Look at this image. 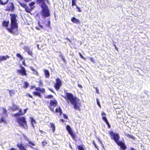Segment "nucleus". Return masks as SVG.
Listing matches in <instances>:
<instances>
[{"mask_svg":"<svg viewBox=\"0 0 150 150\" xmlns=\"http://www.w3.org/2000/svg\"><path fill=\"white\" fill-rule=\"evenodd\" d=\"M10 15L11 17L10 25L9 27H7L6 29L11 33L17 35L18 33V23H17V20L16 19L17 16L13 13H11Z\"/></svg>","mask_w":150,"mask_h":150,"instance_id":"nucleus-1","label":"nucleus"},{"mask_svg":"<svg viewBox=\"0 0 150 150\" xmlns=\"http://www.w3.org/2000/svg\"><path fill=\"white\" fill-rule=\"evenodd\" d=\"M28 108L25 109L24 110V112L23 113L22 112V110L21 109H20L19 110V112L13 115L14 117H18L17 118V120L19 126L25 129H26L27 128V122L25 118L23 117H19V116L23 115L26 112Z\"/></svg>","mask_w":150,"mask_h":150,"instance_id":"nucleus-2","label":"nucleus"},{"mask_svg":"<svg viewBox=\"0 0 150 150\" xmlns=\"http://www.w3.org/2000/svg\"><path fill=\"white\" fill-rule=\"evenodd\" d=\"M64 98L68 103L70 102L71 104L74 105V109L80 111V104L79 103L77 98L74 97L72 94L67 93Z\"/></svg>","mask_w":150,"mask_h":150,"instance_id":"nucleus-3","label":"nucleus"},{"mask_svg":"<svg viewBox=\"0 0 150 150\" xmlns=\"http://www.w3.org/2000/svg\"><path fill=\"white\" fill-rule=\"evenodd\" d=\"M46 1L48 2V0H37V3L42 8L41 12V15L45 17L49 16L50 15L48 7L45 3Z\"/></svg>","mask_w":150,"mask_h":150,"instance_id":"nucleus-4","label":"nucleus"},{"mask_svg":"<svg viewBox=\"0 0 150 150\" xmlns=\"http://www.w3.org/2000/svg\"><path fill=\"white\" fill-rule=\"evenodd\" d=\"M20 69H17L16 70L17 72L18 75L23 76H26L27 74L26 72V70L25 68L21 65H20Z\"/></svg>","mask_w":150,"mask_h":150,"instance_id":"nucleus-5","label":"nucleus"},{"mask_svg":"<svg viewBox=\"0 0 150 150\" xmlns=\"http://www.w3.org/2000/svg\"><path fill=\"white\" fill-rule=\"evenodd\" d=\"M62 85V81L59 78L56 79V83L54 85V87L57 91H58Z\"/></svg>","mask_w":150,"mask_h":150,"instance_id":"nucleus-6","label":"nucleus"},{"mask_svg":"<svg viewBox=\"0 0 150 150\" xmlns=\"http://www.w3.org/2000/svg\"><path fill=\"white\" fill-rule=\"evenodd\" d=\"M50 103V108L53 112H54V109L52 107H55L56 106L57 104V102L55 100H51Z\"/></svg>","mask_w":150,"mask_h":150,"instance_id":"nucleus-7","label":"nucleus"},{"mask_svg":"<svg viewBox=\"0 0 150 150\" xmlns=\"http://www.w3.org/2000/svg\"><path fill=\"white\" fill-rule=\"evenodd\" d=\"M14 8V7L13 3L11 2L8 4L6 7V9L8 11H13Z\"/></svg>","mask_w":150,"mask_h":150,"instance_id":"nucleus-8","label":"nucleus"},{"mask_svg":"<svg viewBox=\"0 0 150 150\" xmlns=\"http://www.w3.org/2000/svg\"><path fill=\"white\" fill-rule=\"evenodd\" d=\"M101 115L103 120L105 122L106 124L108 126V128H110V126L106 118L105 113L104 112H102V113Z\"/></svg>","mask_w":150,"mask_h":150,"instance_id":"nucleus-9","label":"nucleus"},{"mask_svg":"<svg viewBox=\"0 0 150 150\" xmlns=\"http://www.w3.org/2000/svg\"><path fill=\"white\" fill-rule=\"evenodd\" d=\"M66 127L69 134L73 138H74L75 137V135L73 133L71 127L69 125H67Z\"/></svg>","mask_w":150,"mask_h":150,"instance_id":"nucleus-10","label":"nucleus"},{"mask_svg":"<svg viewBox=\"0 0 150 150\" xmlns=\"http://www.w3.org/2000/svg\"><path fill=\"white\" fill-rule=\"evenodd\" d=\"M9 58V56L7 55L6 56H0V62L6 60L7 59Z\"/></svg>","mask_w":150,"mask_h":150,"instance_id":"nucleus-11","label":"nucleus"},{"mask_svg":"<svg viewBox=\"0 0 150 150\" xmlns=\"http://www.w3.org/2000/svg\"><path fill=\"white\" fill-rule=\"evenodd\" d=\"M17 146L21 150H27L25 148L23 144H18L17 145Z\"/></svg>","mask_w":150,"mask_h":150,"instance_id":"nucleus-12","label":"nucleus"},{"mask_svg":"<svg viewBox=\"0 0 150 150\" xmlns=\"http://www.w3.org/2000/svg\"><path fill=\"white\" fill-rule=\"evenodd\" d=\"M71 20L73 22L76 23H80V21L79 20L75 18L74 17H73L71 19Z\"/></svg>","mask_w":150,"mask_h":150,"instance_id":"nucleus-13","label":"nucleus"},{"mask_svg":"<svg viewBox=\"0 0 150 150\" xmlns=\"http://www.w3.org/2000/svg\"><path fill=\"white\" fill-rule=\"evenodd\" d=\"M20 4L21 6L25 9V11L28 12H29V11L28 9V7L26 4L20 3Z\"/></svg>","mask_w":150,"mask_h":150,"instance_id":"nucleus-14","label":"nucleus"},{"mask_svg":"<svg viewBox=\"0 0 150 150\" xmlns=\"http://www.w3.org/2000/svg\"><path fill=\"white\" fill-rule=\"evenodd\" d=\"M43 71L46 77L47 78H49L50 75L49 71L46 69H44Z\"/></svg>","mask_w":150,"mask_h":150,"instance_id":"nucleus-15","label":"nucleus"},{"mask_svg":"<svg viewBox=\"0 0 150 150\" xmlns=\"http://www.w3.org/2000/svg\"><path fill=\"white\" fill-rule=\"evenodd\" d=\"M19 107L13 104L12 107L11 108V109L13 111H15L16 110L19 109Z\"/></svg>","mask_w":150,"mask_h":150,"instance_id":"nucleus-16","label":"nucleus"},{"mask_svg":"<svg viewBox=\"0 0 150 150\" xmlns=\"http://www.w3.org/2000/svg\"><path fill=\"white\" fill-rule=\"evenodd\" d=\"M55 112H59L60 115H61L62 113V112L60 107H59L58 108H56L55 110Z\"/></svg>","mask_w":150,"mask_h":150,"instance_id":"nucleus-17","label":"nucleus"},{"mask_svg":"<svg viewBox=\"0 0 150 150\" xmlns=\"http://www.w3.org/2000/svg\"><path fill=\"white\" fill-rule=\"evenodd\" d=\"M3 123L4 124H6V121L5 120L4 117H1L0 119V124Z\"/></svg>","mask_w":150,"mask_h":150,"instance_id":"nucleus-18","label":"nucleus"},{"mask_svg":"<svg viewBox=\"0 0 150 150\" xmlns=\"http://www.w3.org/2000/svg\"><path fill=\"white\" fill-rule=\"evenodd\" d=\"M36 90L37 91H40L44 93L45 91V89L44 88H41L40 87L36 88Z\"/></svg>","mask_w":150,"mask_h":150,"instance_id":"nucleus-19","label":"nucleus"},{"mask_svg":"<svg viewBox=\"0 0 150 150\" xmlns=\"http://www.w3.org/2000/svg\"><path fill=\"white\" fill-rule=\"evenodd\" d=\"M30 69L33 72V74H35L37 75V76H38V73L33 67H30Z\"/></svg>","mask_w":150,"mask_h":150,"instance_id":"nucleus-20","label":"nucleus"},{"mask_svg":"<svg viewBox=\"0 0 150 150\" xmlns=\"http://www.w3.org/2000/svg\"><path fill=\"white\" fill-rule=\"evenodd\" d=\"M9 23V22L8 21H4L3 22L2 24L3 26L7 27Z\"/></svg>","mask_w":150,"mask_h":150,"instance_id":"nucleus-21","label":"nucleus"},{"mask_svg":"<svg viewBox=\"0 0 150 150\" xmlns=\"http://www.w3.org/2000/svg\"><path fill=\"white\" fill-rule=\"evenodd\" d=\"M35 3L34 2H32L30 3L29 4V6L31 7V10H33L34 7V6H33L35 4Z\"/></svg>","mask_w":150,"mask_h":150,"instance_id":"nucleus-22","label":"nucleus"},{"mask_svg":"<svg viewBox=\"0 0 150 150\" xmlns=\"http://www.w3.org/2000/svg\"><path fill=\"white\" fill-rule=\"evenodd\" d=\"M30 120H31V124H32L33 127L34 128V123H35V121L32 117L30 118Z\"/></svg>","mask_w":150,"mask_h":150,"instance_id":"nucleus-23","label":"nucleus"},{"mask_svg":"<svg viewBox=\"0 0 150 150\" xmlns=\"http://www.w3.org/2000/svg\"><path fill=\"white\" fill-rule=\"evenodd\" d=\"M51 127L52 128V131L53 132H54L55 129V127L53 123H51Z\"/></svg>","mask_w":150,"mask_h":150,"instance_id":"nucleus-24","label":"nucleus"},{"mask_svg":"<svg viewBox=\"0 0 150 150\" xmlns=\"http://www.w3.org/2000/svg\"><path fill=\"white\" fill-rule=\"evenodd\" d=\"M9 93L10 95L11 96H12L14 94L15 92L13 90H9Z\"/></svg>","mask_w":150,"mask_h":150,"instance_id":"nucleus-25","label":"nucleus"},{"mask_svg":"<svg viewBox=\"0 0 150 150\" xmlns=\"http://www.w3.org/2000/svg\"><path fill=\"white\" fill-rule=\"evenodd\" d=\"M34 94L35 95L38 96L40 97L41 96L40 93L39 92H34Z\"/></svg>","mask_w":150,"mask_h":150,"instance_id":"nucleus-26","label":"nucleus"},{"mask_svg":"<svg viewBox=\"0 0 150 150\" xmlns=\"http://www.w3.org/2000/svg\"><path fill=\"white\" fill-rule=\"evenodd\" d=\"M16 56L20 58L21 60H22L23 59V57L19 53H17L16 54Z\"/></svg>","mask_w":150,"mask_h":150,"instance_id":"nucleus-27","label":"nucleus"},{"mask_svg":"<svg viewBox=\"0 0 150 150\" xmlns=\"http://www.w3.org/2000/svg\"><path fill=\"white\" fill-rule=\"evenodd\" d=\"M76 0H72V6H76Z\"/></svg>","mask_w":150,"mask_h":150,"instance_id":"nucleus-28","label":"nucleus"},{"mask_svg":"<svg viewBox=\"0 0 150 150\" xmlns=\"http://www.w3.org/2000/svg\"><path fill=\"white\" fill-rule=\"evenodd\" d=\"M38 25H39V27H36V29H37V30H40V28H43L42 27V26L41 25H40V24H39V22H38Z\"/></svg>","mask_w":150,"mask_h":150,"instance_id":"nucleus-29","label":"nucleus"},{"mask_svg":"<svg viewBox=\"0 0 150 150\" xmlns=\"http://www.w3.org/2000/svg\"><path fill=\"white\" fill-rule=\"evenodd\" d=\"M53 96L51 95H49L45 96V98H47L50 99L53 97Z\"/></svg>","mask_w":150,"mask_h":150,"instance_id":"nucleus-30","label":"nucleus"},{"mask_svg":"<svg viewBox=\"0 0 150 150\" xmlns=\"http://www.w3.org/2000/svg\"><path fill=\"white\" fill-rule=\"evenodd\" d=\"M3 114H4L5 116H7V110L5 108H3Z\"/></svg>","mask_w":150,"mask_h":150,"instance_id":"nucleus-31","label":"nucleus"},{"mask_svg":"<svg viewBox=\"0 0 150 150\" xmlns=\"http://www.w3.org/2000/svg\"><path fill=\"white\" fill-rule=\"evenodd\" d=\"M29 85V84L28 83L26 82H24V87L25 88H27L28 87Z\"/></svg>","mask_w":150,"mask_h":150,"instance_id":"nucleus-32","label":"nucleus"},{"mask_svg":"<svg viewBox=\"0 0 150 150\" xmlns=\"http://www.w3.org/2000/svg\"><path fill=\"white\" fill-rule=\"evenodd\" d=\"M96 101L97 105H98V106L100 108H101V105L98 98H96Z\"/></svg>","mask_w":150,"mask_h":150,"instance_id":"nucleus-33","label":"nucleus"},{"mask_svg":"<svg viewBox=\"0 0 150 150\" xmlns=\"http://www.w3.org/2000/svg\"><path fill=\"white\" fill-rule=\"evenodd\" d=\"M78 149L79 150H84L83 148L81 146H78Z\"/></svg>","mask_w":150,"mask_h":150,"instance_id":"nucleus-34","label":"nucleus"},{"mask_svg":"<svg viewBox=\"0 0 150 150\" xmlns=\"http://www.w3.org/2000/svg\"><path fill=\"white\" fill-rule=\"evenodd\" d=\"M7 2H6L5 3H3V2H2V1H1V0H0V4H1L2 5H4V4H6V3H7Z\"/></svg>","mask_w":150,"mask_h":150,"instance_id":"nucleus-35","label":"nucleus"},{"mask_svg":"<svg viewBox=\"0 0 150 150\" xmlns=\"http://www.w3.org/2000/svg\"><path fill=\"white\" fill-rule=\"evenodd\" d=\"M79 55H80V57H81V58H82L84 60H86V59L80 53H79Z\"/></svg>","mask_w":150,"mask_h":150,"instance_id":"nucleus-36","label":"nucleus"},{"mask_svg":"<svg viewBox=\"0 0 150 150\" xmlns=\"http://www.w3.org/2000/svg\"><path fill=\"white\" fill-rule=\"evenodd\" d=\"M47 144V143L46 141H44L42 142V144L43 146L46 145Z\"/></svg>","mask_w":150,"mask_h":150,"instance_id":"nucleus-37","label":"nucleus"},{"mask_svg":"<svg viewBox=\"0 0 150 150\" xmlns=\"http://www.w3.org/2000/svg\"><path fill=\"white\" fill-rule=\"evenodd\" d=\"M90 60L93 62H94V59L93 58L91 57L90 58Z\"/></svg>","mask_w":150,"mask_h":150,"instance_id":"nucleus-38","label":"nucleus"},{"mask_svg":"<svg viewBox=\"0 0 150 150\" xmlns=\"http://www.w3.org/2000/svg\"><path fill=\"white\" fill-rule=\"evenodd\" d=\"M30 50L29 48V47H27L25 48V51H26L27 52H28Z\"/></svg>","mask_w":150,"mask_h":150,"instance_id":"nucleus-39","label":"nucleus"},{"mask_svg":"<svg viewBox=\"0 0 150 150\" xmlns=\"http://www.w3.org/2000/svg\"><path fill=\"white\" fill-rule=\"evenodd\" d=\"M28 54L31 55H32V51H30V50H29V51L28 52Z\"/></svg>","mask_w":150,"mask_h":150,"instance_id":"nucleus-40","label":"nucleus"},{"mask_svg":"<svg viewBox=\"0 0 150 150\" xmlns=\"http://www.w3.org/2000/svg\"><path fill=\"white\" fill-rule=\"evenodd\" d=\"M50 21H47V25L48 27H49L50 25Z\"/></svg>","mask_w":150,"mask_h":150,"instance_id":"nucleus-41","label":"nucleus"},{"mask_svg":"<svg viewBox=\"0 0 150 150\" xmlns=\"http://www.w3.org/2000/svg\"><path fill=\"white\" fill-rule=\"evenodd\" d=\"M29 144H30L32 145L33 146H35V144L34 143H33L32 142H31V141L29 142Z\"/></svg>","mask_w":150,"mask_h":150,"instance_id":"nucleus-42","label":"nucleus"},{"mask_svg":"<svg viewBox=\"0 0 150 150\" xmlns=\"http://www.w3.org/2000/svg\"><path fill=\"white\" fill-rule=\"evenodd\" d=\"M63 115L64 117V118L65 119H67L68 117H67V116L66 115H65L64 114H63Z\"/></svg>","mask_w":150,"mask_h":150,"instance_id":"nucleus-43","label":"nucleus"},{"mask_svg":"<svg viewBox=\"0 0 150 150\" xmlns=\"http://www.w3.org/2000/svg\"><path fill=\"white\" fill-rule=\"evenodd\" d=\"M76 8H77L78 9V11H79V12H81V9H80V8L79 7L77 6H76Z\"/></svg>","mask_w":150,"mask_h":150,"instance_id":"nucleus-44","label":"nucleus"},{"mask_svg":"<svg viewBox=\"0 0 150 150\" xmlns=\"http://www.w3.org/2000/svg\"><path fill=\"white\" fill-rule=\"evenodd\" d=\"M130 138H131L132 139H135L134 137L132 135H130Z\"/></svg>","mask_w":150,"mask_h":150,"instance_id":"nucleus-45","label":"nucleus"},{"mask_svg":"<svg viewBox=\"0 0 150 150\" xmlns=\"http://www.w3.org/2000/svg\"><path fill=\"white\" fill-rule=\"evenodd\" d=\"M22 62L24 66H26V64H25V60H23V61H22Z\"/></svg>","mask_w":150,"mask_h":150,"instance_id":"nucleus-46","label":"nucleus"},{"mask_svg":"<svg viewBox=\"0 0 150 150\" xmlns=\"http://www.w3.org/2000/svg\"><path fill=\"white\" fill-rule=\"evenodd\" d=\"M125 135L127 137L130 138V134H125Z\"/></svg>","mask_w":150,"mask_h":150,"instance_id":"nucleus-47","label":"nucleus"},{"mask_svg":"<svg viewBox=\"0 0 150 150\" xmlns=\"http://www.w3.org/2000/svg\"><path fill=\"white\" fill-rule=\"evenodd\" d=\"M96 92L97 93H99V90L97 88H96Z\"/></svg>","mask_w":150,"mask_h":150,"instance_id":"nucleus-48","label":"nucleus"},{"mask_svg":"<svg viewBox=\"0 0 150 150\" xmlns=\"http://www.w3.org/2000/svg\"><path fill=\"white\" fill-rule=\"evenodd\" d=\"M93 144L94 145V146H95V147L97 148V149H98H98L97 146V145H96V144H95V142H93Z\"/></svg>","mask_w":150,"mask_h":150,"instance_id":"nucleus-49","label":"nucleus"},{"mask_svg":"<svg viewBox=\"0 0 150 150\" xmlns=\"http://www.w3.org/2000/svg\"><path fill=\"white\" fill-rule=\"evenodd\" d=\"M78 86L80 88H82V86L80 84H78Z\"/></svg>","mask_w":150,"mask_h":150,"instance_id":"nucleus-50","label":"nucleus"},{"mask_svg":"<svg viewBox=\"0 0 150 150\" xmlns=\"http://www.w3.org/2000/svg\"><path fill=\"white\" fill-rule=\"evenodd\" d=\"M129 150H136L134 148L132 147V148H130V149H129Z\"/></svg>","mask_w":150,"mask_h":150,"instance_id":"nucleus-51","label":"nucleus"},{"mask_svg":"<svg viewBox=\"0 0 150 150\" xmlns=\"http://www.w3.org/2000/svg\"><path fill=\"white\" fill-rule=\"evenodd\" d=\"M25 139L26 140L28 141L29 142H30V141H29L27 137H25Z\"/></svg>","mask_w":150,"mask_h":150,"instance_id":"nucleus-52","label":"nucleus"},{"mask_svg":"<svg viewBox=\"0 0 150 150\" xmlns=\"http://www.w3.org/2000/svg\"><path fill=\"white\" fill-rule=\"evenodd\" d=\"M9 150H16V149L14 148H12Z\"/></svg>","mask_w":150,"mask_h":150,"instance_id":"nucleus-53","label":"nucleus"},{"mask_svg":"<svg viewBox=\"0 0 150 150\" xmlns=\"http://www.w3.org/2000/svg\"><path fill=\"white\" fill-rule=\"evenodd\" d=\"M49 90L51 91V92L54 93V91H53V90L52 89H49Z\"/></svg>","mask_w":150,"mask_h":150,"instance_id":"nucleus-54","label":"nucleus"},{"mask_svg":"<svg viewBox=\"0 0 150 150\" xmlns=\"http://www.w3.org/2000/svg\"><path fill=\"white\" fill-rule=\"evenodd\" d=\"M28 96L30 97L31 98H33V97L32 96H31L30 95V94H28Z\"/></svg>","mask_w":150,"mask_h":150,"instance_id":"nucleus-55","label":"nucleus"},{"mask_svg":"<svg viewBox=\"0 0 150 150\" xmlns=\"http://www.w3.org/2000/svg\"><path fill=\"white\" fill-rule=\"evenodd\" d=\"M60 121L61 122H62V123H63L64 122V120H63V119H60Z\"/></svg>","mask_w":150,"mask_h":150,"instance_id":"nucleus-56","label":"nucleus"},{"mask_svg":"<svg viewBox=\"0 0 150 150\" xmlns=\"http://www.w3.org/2000/svg\"><path fill=\"white\" fill-rule=\"evenodd\" d=\"M26 2H28L30 1V0H24Z\"/></svg>","mask_w":150,"mask_h":150,"instance_id":"nucleus-57","label":"nucleus"},{"mask_svg":"<svg viewBox=\"0 0 150 150\" xmlns=\"http://www.w3.org/2000/svg\"><path fill=\"white\" fill-rule=\"evenodd\" d=\"M114 45V46H115V49H116L117 48V47H116V46H115V45Z\"/></svg>","mask_w":150,"mask_h":150,"instance_id":"nucleus-58","label":"nucleus"},{"mask_svg":"<svg viewBox=\"0 0 150 150\" xmlns=\"http://www.w3.org/2000/svg\"><path fill=\"white\" fill-rule=\"evenodd\" d=\"M30 146L31 147V148H33L32 147V146H31L30 145Z\"/></svg>","mask_w":150,"mask_h":150,"instance_id":"nucleus-59","label":"nucleus"},{"mask_svg":"<svg viewBox=\"0 0 150 150\" xmlns=\"http://www.w3.org/2000/svg\"><path fill=\"white\" fill-rule=\"evenodd\" d=\"M101 144H102L103 145V144H102V142H101Z\"/></svg>","mask_w":150,"mask_h":150,"instance_id":"nucleus-60","label":"nucleus"}]
</instances>
